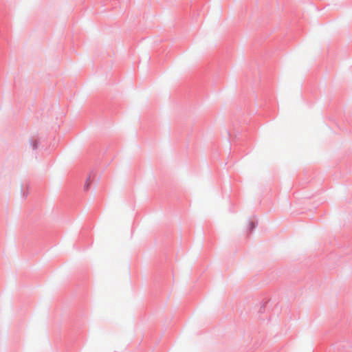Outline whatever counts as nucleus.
<instances>
[{"label":"nucleus","instance_id":"obj_1","mask_svg":"<svg viewBox=\"0 0 352 352\" xmlns=\"http://www.w3.org/2000/svg\"><path fill=\"white\" fill-rule=\"evenodd\" d=\"M90 185H91V182H90V180H87V181L86 182L85 184V190H87L89 188Z\"/></svg>","mask_w":352,"mask_h":352}]
</instances>
